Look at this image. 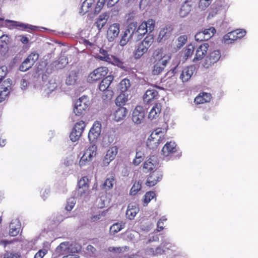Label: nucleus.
<instances>
[{
	"instance_id": "obj_18",
	"label": "nucleus",
	"mask_w": 258,
	"mask_h": 258,
	"mask_svg": "<svg viewBox=\"0 0 258 258\" xmlns=\"http://www.w3.org/2000/svg\"><path fill=\"white\" fill-rule=\"evenodd\" d=\"M158 97V92L154 89H148L146 91L143 97L144 102L147 104H150Z\"/></svg>"
},
{
	"instance_id": "obj_20",
	"label": "nucleus",
	"mask_w": 258,
	"mask_h": 258,
	"mask_svg": "<svg viewBox=\"0 0 258 258\" xmlns=\"http://www.w3.org/2000/svg\"><path fill=\"white\" fill-rule=\"evenodd\" d=\"M195 68L193 66H188L183 69L180 75V79L182 82H187L192 76Z\"/></svg>"
},
{
	"instance_id": "obj_26",
	"label": "nucleus",
	"mask_w": 258,
	"mask_h": 258,
	"mask_svg": "<svg viewBox=\"0 0 258 258\" xmlns=\"http://www.w3.org/2000/svg\"><path fill=\"white\" fill-rule=\"evenodd\" d=\"M211 99V95L210 93L202 92L196 97L194 101L196 104H201L209 102Z\"/></svg>"
},
{
	"instance_id": "obj_42",
	"label": "nucleus",
	"mask_w": 258,
	"mask_h": 258,
	"mask_svg": "<svg viewBox=\"0 0 258 258\" xmlns=\"http://www.w3.org/2000/svg\"><path fill=\"white\" fill-rule=\"evenodd\" d=\"M107 2V0H98L94 8L93 13L96 14H99L104 7L105 3Z\"/></svg>"
},
{
	"instance_id": "obj_23",
	"label": "nucleus",
	"mask_w": 258,
	"mask_h": 258,
	"mask_svg": "<svg viewBox=\"0 0 258 258\" xmlns=\"http://www.w3.org/2000/svg\"><path fill=\"white\" fill-rule=\"evenodd\" d=\"M79 192L81 196L85 194L89 189V179L87 176L82 177L78 183Z\"/></svg>"
},
{
	"instance_id": "obj_51",
	"label": "nucleus",
	"mask_w": 258,
	"mask_h": 258,
	"mask_svg": "<svg viewBox=\"0 0 258 258\" xmlns=\"http://www.w3.org/2000/svg\"><path fill=\"white\" fill-rule=\"evenodd\" d=\"M143 23L147 24V28L148 29V31H149L150 33L154 31L155 26V20L150 19L148 20L147 21L143 22Z\"/></svg>"
},
{
	"instance_id": "obj_46",
	"label": "nucleus",
	"mask_w": 258,
	"mask_h": 258,
	"mask_svg": "<svg viewBox=\"0 0 258 258\" xmlns=\"http://www.w3.org/2000/svg\"><path fill=\"white\" fill-rule=\"evenodd\" d=\"M202 31L204 33V35L207 40L210 39L216 32V29L213 27L208 29H206Z\"/></svg>"
},
{
	"instance_id": "obj_36",
	"label": "nucleus",
	"mask_w": 258,
	"mask_h": 258,
	"mask_svg": "<svg viewBox=\"0 0 258 258\" xmlns=\"http://www.w3.org/2000/svg\"><path fill=\"white\" fill-rule=\"evenodd\" d=\"M131 87V82L127 78L122 80L119 84V89L121 92H125Z\"/></svg>"
},
{
	"instance_id": "obj_57",
	"label": "nucleus",
	"mask_w": 258,
	"mask_h": 258,
	"mask_svg": "<svg viewBox=\"0 0 258 258\" xmlns=\"http://www.w3.org/2000/svg\"><path fill=\"white\" fill-rule=\"evenodd\" d=\"M128 249V246H124V247H110L109 250L111 251H114L118 253L122 252L123 251H126V249Z\"/></svg>"
},
{
	"instance_id": "obj_16",
	"label": "nucleus",
	"mask_w": 258,
	"mask_h": 258,
	"mask_svg": "<svg viewBox=\"0 0 258 258\" xmlns=\"http://www.w3.org/2000/svg\"><path fill=\"white\" fill-rule=\"evenodd\" d=\"M118 153V148L116 146H113L110 148L107 151L103 159V163L104 166L108 165L109 163L114 160Z\"/></svg>"
},
{
	"instance_id": "obj_29",
	"label": "nucleus",
	"mask_w": 258,
	"mask_h": 258,
	"mask_svg": "<svg viewBox=\"0 0 258 258\" xmlns=\"http://www.w3.org/2000/svg\"><path fill=\"white\" fill-rule=\"evenodd\" d=\"M113 80V76L109 75L105 77L99 85V89L101 91L110 89L109 87Z\"/></svg>"
},
{
	"instance_id": "obj_8",
	"label": "nucleus",
	"mask_w": 258,
	"mask_h": 258,
	"mask_svg": "<svg viewBox=\"0 0 258 258\" xmlns=\"http://www.w3.org/2000/svg\"><path fill=\"white\" fill-rule=\"evenodd\" d=\"M145 110L143 106H136L132 113L133 121L137 124H141L145 119Z\"/></svg>"
},
{
	"instance_id": "obj_6",
	"label": "nucleus",
	"mask_w": 258,
	"mask_h": 258,
	"mask_svg": "<svg viewBox=\"0 0 258 258\" xmlns=\"http://www.w3.org/2000/svg\"><path fill=\"white\" fill-rule=\"evenodd\" d=\"M86 126L85 122L83 120H80L74 124L70 135V139L72 142H74L79 140Z\"/></svg>"
},
{
	"instance_id": "obj_11",
	"label": "nucleus",
	"mask_w": 258,
	"mask_h": 258,
	"mask_svg": "<svg viewBox=\"0 0 258 258\" xmlns=\"http://www.w3.org/2000/svg\"><path fill=\"white\" fill-rule=\"evenodd\" d=\"M162 177V174L159 171L155 170L150 173L147 177L146 184L147 186L151 187L155 185Z\"/></svg>"
},
{
	"instance_id": "obj_13",
	"label": "nucleus",
	"mask_w": 258,
	"mask_h": 258,
	"mask_svg": "<svg viewBox=\"0 0 258 258\" xmlns=\"http://www.w3.org/2000/svg\"><path fill=\"white\" fill-rule=\"evenodd\" d=\"M209 46L208 43H204L198 47L196 50L195 56L193 59V61L202 59L207 54Z\"/></svg>"
},
{
	"instance_id": "obj_10",
	"label": "nucleus",
	"mask_w": 258,
	"mask_h": 258,
	"mask_svg": "<svg viewBox=\"0 0 258 258\" xmlns=\"http://www.w3.org/2000/svg\"><path fill=\"white\" fill-rule=\"evenodd\" d=\"M220 57V51L218 50H214L206 57L203 63V66L206 68H208L216 63Z\"/></svg>"
},
{
	"instance_id": "obj_15",
	"label": "nucleus",
	"mask_w": 258,
	"mask_h": 258,
	"mask_svg": "<svg viewBox=\"0 0 258 258\" xmlns=\"http://www.w3.org/2000/svg\"><path fill=\"white\" fill-rule=\"evenodd\" d=\"M120 31L119 25L114 23L108 27L107 31L106 37L109 41H112L118 36Z\"/></svg>"
},
{
	"instance_id": "obj_2",
	"label": "nucleus",
	"mask_w": 258,
	"mask_h": 258,
	"mask_svg": "<svg viewBox=\"0 0 258 258\" xmlns=\"http://www.w3.org/2000/svg\"><path fill=\"white\" fill-rule=\"evenodd\" d=\"M99 54L96 56V58L99 60L111 63L119 68H123V62L115 56L110 55L108 51L103 48H100L99 50Z\"/></svg>"
},
{
	"instance_id": "obj_54",
	"label": "nucleus",
	"mask_w": 258,
	"mask_h": 258,
	"mask_svg": "<svg viewBox=\"0 0 258 258\" xmlns=\"http://www.w3.org/2000/svg\"><path fill=\"white\" fill-rule=\"evenodd\" d=\"M128 35V33L127 32V31H125L119 41V44L121 46H124L128 42L129 40Z\"/></svg>"
},
{
	"instance_id": "obj_31",
	"label": "nucleus",
	"mask_w": 258,
	"mask_h": 258,
	"mask_svg": "<svg viewBox=\"0 0 258 258\" xmlns=\"http://www.w3.org/2000/svg\"><path fill=\"white\" fill-rule=\"evenodd\" d=\"M128 100V95L124 93H121L115 99V102L116 106L120 107H124Z\"/></svg>"
},
{
	"instance_id": "obj_34",
	"label": "nucleus",
	"mask_w": 258,
	"mask_h": 258,
	"mask_svg": "<svg viewBox=\"0 0 258 258\" xmlns=\"http://www.w3.org/2000/svg\"><path fill=\"white\" fill-rule=\"evenodd\" d=\"M237 39H238L234 30L228 33L223 37V42L225 44L232 43Z\"/></svg>"
},
{
	"instance_id": "obj_60",
	"label": "nucleus",
	"mask_w": 258,
	"mask_h": 258,
	"mask_svg": "<svg viewBox=\"0 0 258 258\" xmlns=\"http://www.w3.org/2000/svg\"><path fill=\"white\" fill-rule=\"evenodd\" d=\"M143 161V158L139 155V153H137L136 157L134 159L133 163L134 165L138 166L139 165L142 161Z\"/></svg>"
},
{
	"instance_id": "obj_32",
	"label": "nucleus",
	"mask_w": 258,
	"mask_h": 258,
	"mask_svg": "<svg viewBox=\"0 0 258 258\" xmlns=\"http://www.w3.org/2000/svg\"><path fill=\"white\" fill-rule=\"evenodd\" d=\"M147 24L142 22L137 29L135 36L138 39H141L147 32Z\"/></svg>"
},
{
	"instance_id": "obj_38",
	"label": "nucleus",
	"mask_w": 258,
	"mask_h": 258,
	"mask_svg": "<svg viewBox=\"0 0 258 258\" xmlns=\"http://www.w3.org/2000/svg\"><path fill=\"white\" fill-rule=\"evenodd\" d=\"M154 42V37L153 35L148 34L146 37L144 39V40L140 42L143 45L147 48L149 49V48L151 46L152 43Z\"/></svg>"
},
{
	"instance_id": "obj_24",
	"label": "nucleus",
	"mask_w": 258,
	"mask_h": 258,
	"mask_svg": "<svg viewBox=\"0 0 258 258\" xmlns=\"http://www.w3.org/2000/svg\"><path fill=\"white\" fill-rule=\"evenodd\" d=\"M139 211L138 205L135 203H130L126 212V217L130 220L133 219Z\"/></svg>"
},
{
	"instance_id": "obj_49",
	"label": "nucleus",
	"mask_w": 258,
	"mask_h": 258,
	"mask_svg": "<svg viewBox=\"0 0 258 258\" xmlns=\"http://www.w3.org/2000/svg\"><path fill=\"white\" fill-rule=\"evenodd\" d=\"M187 37L185 35H181L177 39L176 46L178 48L182 47L187 42Z\"/></svg>"
},
{
	"instance_id": "obj_52",
	"label": "nucleus",
	"mask_w": 258,
	"mask_h": 258,
	"mask_svg": "<svg viewBox=\"0 0 258 258\" xmlns=\"http://www.w3.org/2000/svg\"><path fill=\"white\" fill-rule=\"evenodd\" d=\"M14 23H15V26L19 27L23 30H26V29H31V30H35L36 29V27L34 26H32V25H28V24H25L23 23H20L18 22H14Z\"/></svg>"
},
{
	"instance_id": "obj_30",
	"label": "nucleus",
	"mask_w": 258,
	"mask_h": 258,
	"mask_svg": "<svg viewBox=\"0 0 258 258\" xmlns=\"http://www.w3.org/2000/svg\"><path fill=\"white\" fill-rule=\"evenodd\" d=\"M161 104L160 103H156L149 112V118L153 119L158 117L161 113Z\"/></svg>"
},
{
	"instance_id": "obj_43",
	"label": "nucleus",
	"mask_w": 258,
	"mask_h": 258,
	"mask_svg": "<svg viewBox=\"0 0 258 258\" xmlns=\"http://www.w3.org/2000/svg\"><path fill=\"white\" fill-rule=\"evenodd\" d=\"M107 2V0H98L94 8L93 13L96 14H99L104 7L105 3Z\"/></svg>"
},
{
	"instance_id": "obj_4",
	"label": "nucleus",
	"mask_w": 258,
	"mask_h": 258,
	"mask_svg": "<svg viewBox=\"0 0 258 258\" xmlns=\"http://www.w3.org/2000/svg\"><path fill=\"white\" fill-rule=\"evenodd\" d=\"M90 104L89 97L83 96L77 100L74 108V112L77 116L82 115Z\"/></svg>"
},
{
	"instance_id": "obj_48",
	"label": "nucleus",
	"mask_w": 258,
	"mask_h": 258,
	"mask_svg": "<svg viewBox=\"0 0 258 258\" xmlns=\"http://www.w3.org/2000/svg\"><path fill=\"white\" fill-rule=\"evenodd\" d=\"M77 73L75 72H72L66 79V83L69 85H73L77 80Z\"/></svg>"
},
{
	"instance_id": "obj_41",
	"label": "nucleus",
	"mask_w": 258,
	"mask_h": 258,
	"mask_svg": "<svg viewBox=\"0 0 258 258\" xmlns=\"http://www.w3.org/2000/svg\"><path fill=\"white\" fill-rule=\"evenodd\" d=\"M156 194L152 191H148L144 196V206H147L148 204L153 199H156Z\"/></svg>"
},
{
	"instance_id": "obj_33",
	"label": "nucleus",
	"mask_w": 258,
	"mask_h": 258,
	"mask_svg": "<svg viewBox=\"0 0 258 258\" xmlns=\"http://www.w3.org/2000/svg\"><path fill=\"white\" fill-rule=\"evenodd\" d=\"M156 164L152 162L151 159L145 162L143 165L144 172L145 173L152 172L156 170Z\"/></svg>"
},
{
	"instance_id": "obj_17",
	"label": "nucleus",
	"mask_w": 258,
	"mask_h": 258,
	"mask_svg": "<svg viewBox=\"0 0 258 258\" xmlns=\"http://www.w3.org/2000/svg\"><path fill=\"white\" fill-rule=\"evenodd\" d=\"M164 138H161V137H152V136L150 135L147 141L146 145L150 150L156 149L159 144L164 141Z\"/></svg>"
},
{
	"instance_id": "obj_25",
	"label": "nucleus",
	"mask_w": 258,
	"mask_h": 258,
	"mask_svg": "<svg viewBox=\"0 0 258 258\" xmlns=\"http://www.w3.org/2000/svg\"><path fill=\"white\" fill-rule=\"evenodd\" d=\"M191 1L186 0L182 5L179 14L180 17H185L187 16L192 9Z\"/></svg>"
},
{
	"instance_id": "obj_12",
	"label": "nucleus",
	"mask_w": 258,
	"mask_h": 258,
	"mask_svg": "<svg viewBox=\"0 0 258 258\" xmlns=\"http://www.w3.org/2000/svg\"><path fill=\"white\" fill-rule=\"evenodd\" d=\"M173 29L171 25H166L161 28L158 37L159 42L165 41L171 36Z\"/></svg>"
},
{
	"instance_id": "obj_39",
	"label": "nucleus",
	"mask_w": 258,
	"mask_h": 258,
	"mask_svg": "<svg viewBox=\"0 0 258 258\" xmlns=\"http://www.w3.org/2000/svg\"><path fill=\"white\" fill-rule=\"evenodd\" d=\"M138 27V23L137 22H132L128 23L127 29L125 31L128 34H130L131 36L132 35H135Z\"/></svg>"
},
{
	"instance_id": "obj_3",
	"label": "nucleus",
	"mask_w": 258,
	"mask_h": 258,
	"mask_svg": "<svg viewBox=\"0 0 258 258\" xmlns=\"http://www.w3.org/2000/svg\"><path fill=\"white\" fill-rule=\"evenodd\" d=\"M81 247L76 244H70L69 242H63L56 248V252L58 255H63L67 253L78 252Z\"/></svg>"
},
{
	"instance_id": "obj_19",
	"label": "nucleus",
	"mask_w": 258,
	"mask_h": 258,
	"mask_svg": "<svg viewBox=\"0 0 258 258\" xmlns=\"http://www.w3.org/2000/svg\"><path fill=\"white\" fill-rule=\"evenodd\" d=\"M177 151L176 145L174 142H169L166 143L162 150V154L165 156H169Z\"/></svg>"
},
{
	"instance_id": "obj_47",
	"label": "nucleus",
	"mask_w": 258,
	"mask_h": 258,
	"mask_svg": "<svg viewBox=\"0 0 258 258\" xmlns=\"http://www.w3.org/2000/svg\"><path fill=\"white\" fill-rule=\"evenodd\" d=\"M38 53L33 52L31 53L26 59L28 61H29V63H31V64L33 66L35 62L38 59Z\"/></svg>"
},
{
	"instance_id": "obj_22",
	"label": "nucleus",
	"mask_w": 258,
	"mask_h": 258,
	"mask_svg": "<svg viewBox=\"0 0 258 258\" xmlns=\"http://www.w3.org/2000/svg\"><path fill=\"white\" fill-rule=\"evenodd\" d=\"M95 2V0H85L82 4L80 13L83 15L88 12L93 13Z\"/></svg>"
},
{
	"instance_id": "obj_5",
	"label": "nucleus",
	"mask_w": 258,
	"mask_h": 258,
	"mask_svg": "<svg viewBox=\"0 0 258 258\" xmlns=\"http://www.w3.org/2000/svg\"><path fill=\"white\" fill-rule=\"evenodd\" d=\"M108 72V68L106 67H98L90 73L87 77V82L90 83L97 82L104 77Z\"/></svg>"
},
{
	"instance_id": "obj_40",
	"label": "nucleus",
	"mask_w": 258,
	"mask_h": 258,
	"mask_svg": "<svg viewBox=\"0 0 258 258\" xmlns=\"http://www.w3.org/2000/svg\"><path fill=\"white\" fill-rule=\"evenodd\" d=\"M142 188V182L140 180L136 181L132 186L130 194L131 195H136Z\"/></svg>"
},
{
	"instance_id": "obj_21",
	"label": "nucleus",
	"mask_w": 258,
	"mask_h": 258,
	"mask_svg": "<svg viewBox=\"0 0 258 258\" xmlns=\"http://www.w3.org/2000/svg\"><path fill=\"white\" fill-rule=\"evenodd\" d=\"M21 224L18 219H13L10 224L9 234L11 236H17L20 230Z\"/></svg>"
},
{
	"instance_id": "obj_35",
	"label": "nucleus",
	"mask_w": 258,
	"mask_h": 258,
	"mask_svg": "<svg viewBox=\"0 0 258 258\" xmlns=\"http://www.w3.org/2000/svg\"><path fill=\"white\" fill-rule=\"evenodd\" d=\"M195 47L192 44L187 45L183 51V58L186 60L191 57L194 54Z\"/></svg>"
},
{
	"instance_id": "obj_50",
	"label": "nucleus",
	"mask_w": 258,
	"mask_h": 258,
	"mask_svg": "<svg viewBox=\"0 0 258 258\" xmlns=\"http://www.w3.org/2000/svg\"><path fill=\"white\" fill-rule=\"evenodd\" d=\"M33 66L25 59L21 63L19 67V70L21 72H26L31 69Z\"/></svg>"
},
{
	"instance_id": "obj_44",
	"label": "nucleus",
	"mask_w": 258,
	"mask_h": 258,
	"mask_svg": "<svg viewBox=\"0 0 258 258\" xmlns=\"http://www.w3.org/2000/svg\"><path fill=\"white\" fill-rule=\"evenodd\" d=\"M124 227V224H122L119 223H115L110 227V233L112 234H114L120 231Z\"/></svg>"
},
{
	"instance_id": "obj_53",
	"label": "nucleus",
	"mask_w": 258,
	"mask_h": 258,
	"mask_svg": "<svg viewBox=\"0 0 258 258\" xmlns=\"http://www.w3.org/2000/svg\"><path fill=\"white\" fill-rule=\"evenodd\" d=\"M164 129L162 128H157L151 133V135L152 137H161V138H164Z\"/></svg>"
},
{
	"instance_id": "obj_7",
	"label": "nucleus",
	"mask_w": 258,
	"mask_h": 258,
	"mask_svg": "<svg viewBox=\"0 0 258 258\" xmlns=\"http://www.w3.org/2000/svg\"><path fill=\"white\" fill-rule=\"evenodd\" d=\"M97 148L95 145L90 146L84 152V154L80 159L79 164L81 166H84L88 162L91 161L93 158L96 155Z\"/></svg>"
},
{
	"instance_id": "obj_63",
	"label": "nucleus",
	"mask_w": 258,
	"mask_h": 258,
	"mask_svg": "<svg viewBox=\"0 0 258 258\" xmlns=\"http://www.w3.org/2000/svg\"><path fill=\"white\" fill-rule=\"evenodd\" d=\"M0 42L3 43L1 44L2 46H4L5 44L7 45L9 42V37L7 35H3L0 37Z\"/></svg>"
},
{
	"instance_id": "obj_62",
	"label": "nucleus",
	"mask_w": 258,
	"mask_h": 258,
	"mask_svg": "<svg viewBox=\"0 0 258 258\" xmlns=\"http://www.w3.org/2000/svg\"><path fill=\"white\" fill-rule=\"evenodd\" d=\"M47 252L46 249H40L35 254L34 258H43Z\"/></svg>"
},
{
	"instance_id": "obj_61",
	"label": "nucleus",
	"mask_w": 258,
	"mask_h": 258,
	"mask_svg": "<svg viewBox=\"0 0 258 258\" xmlns=\"http://www.w3.org/2000/svg\"><path fill=\"white\" fill-rule=\"evenodd\" d=\"M167 219L164 217H162L157 222L158 231H161L164 229L163 222L166 221Z\"/></svg>"
},
{
	"instance_id": "obj_58",
	"label": "nucleus",
	"mask_w": 258,
	"mask_h": 258,
	"mask_svg": "<svg viewBox=\"0 0 258 258\" xmlns=\"http://www.w3.org/2000/svg\"><path fill=\"white\" fill-rule=\"evenodd\" d=\"M75 205V202H74V200L69 199L67 202L65 208L67 211H70L73 209Z\"/></svg>"
},
{
	"instance_id": "obj_64",
	"label": "nucleus",
	"mask_w": 258,
	"mask_h": 258,
	"mask_svg": "<svg viewBox=\"0 0 258 258\" xmlns=\"http://www.w3.org/2000/svg\"><path fill=\"white\" fill-rule=\"evenodd\" d=\"M4 258H21L20 254L18 253H7L4 255Z\"/></svg>"
},
{
	"instance_id": "obj_56",
	"label": "nucleus",
	"mask_w": 258,
	"mask_h": 258,
	"mask_svg": "<svg viewBox=\"0 0 258 258\" xmlns=\"http://www.w3.org/2000/svg\"><path fill=\"white\" fill-rule=\"evenodd\" d=\"M210 5V3L206 0H200L199 3V7L202 10H205Z\"/></svg>"
},
{
	"instance_id": "obj_45",
	"label": "nucleus",
	"mask_w": 258,
	"mask_h": 258,
	"mask_svg": "<svg viewBox=\"0 0 258 258\" xmlns=\"http://www.w3.org/2000/svg\"><path fill=\"white\" fill-rule=\"evenodd\" d=\"M103 94L102 95V99L105 102H108L111 100L113 96V91L112 89H107L105 91H102Z\"/></svg>"
},
{
	"instance_id": "obj_1",
	"label": "nucleus",
	"mask_w": 258,
	"mask_h": 258,
	"mask_svg": "<svg viewBox=\"0 0 258 258\" xmlns=\"http://www.w3.org/2000/svg\"><path fill=\"white\" fill-rule=\"evenodd\" d=\"M169 57L163 56L161 49L156 50L150 58V61L153 64L152 68V74L154 76L160 75L164 70L170 60Z\"/></svg>"
},
{
	"instance_id": "obj_27",
	"label": "nucleus",
	"mask_w": 258,
	"mask_h": 258,
	"mask_svg": "<svg viewBox=\"0 0 258 258\" xmlns=\"http://www.w3.org/2000/svg\"><path fill=\"white\" fill-rule=\"evenodd\" d=\"M147 49L141 42L139 43L135 47L133 52L134 56L136 59L141 58L145 53L147 52Z\"/></svg>"
},
{
	"instance_id": "obj_28",
	"label": "nucleus",
	"mask_w": 258,
	"mask_h": 258,
	"mask_svg": "<svg viewBox=\"0 0 258 258\" xmlns=\"http://www.w3.org/2000/svg\"><path fill=\"white\" fill-rule=\"evenodd\" d=\"M127 114V110L125 107H119L114 112V119L116 121L125 118Z\"/></svg>"
},
{
	"instance_id": "obj_59",
	"label": "nucleus",
	"mask_w": 258,
	"mask_h": 258,
	"mask_svg": "<svg viewBox=\"0 0 258 258\" xmlns=\"http://www.w3.org/2000/svg\"><path fill=\"white\" fill-rule=\"evenodd\" d=\"M237 39H241L246 34V31L244 29H236L234 30Z\"/></svg>"
},
{
	"instance_id": "obj_9",
	"label": "nucleus",
	"mask_w": 258,
	"mask_h": 258,
	"mask_svg": "<svg viewBox=\"0 0 258 258\" xmlns=\"http://www.w3.org/2000/svg\"><path fill=\"white\" fill-rule=\"evenodd\" d=\"M102 129L101 123L96 121L94 122L88 133V139L90 142H94L100 136Z\"/></svg>"
},
{
	"instance_id": "obj_14",
	"label": "nucleus",
	"mask_w": 258,
	"mask_h": 258,
	"mask_svg": "<svg viewBox=\"0 0 258 258\" xmlns=\"http://www.w3.org/2000/svg\"><path fill=\"white\" fill-rule=\"evenodd\" d=\"M11 89L10 81L4 82L0 87V103L8 98Z\"/></svg>"
},
{
	"instance_id": "obj_37",
	"label": "nucleus",
	"mask_w": 258,
	"mask_h": 258,
	"mask_svg": "<svg viewBox=\"0 0 258 258\" xmlns=\"http://www.w3.org/2000/svg\"><path fill=\"white\" fill-rule=\"evenodd\" d=\"M115 183L114 176L111 175L107 178L102 185V188L105 189H110L112 188L113 185Z\"/></svg>"
},
{
	"instance_id": "obj_55",
	"label": "nucleus",
	"mask_w": 258,
	"mask_h": 258,
	"mask_svg": "<svg viewBox=\"0 0 258 258\" xmlns=\"http://www.w3.org/2000/svg\"><path fill=\"white\" fill-rule=\"evenodd\" d=\"M195 38L197 41H207L203 31H200L196 33Z\"/></svg>"
}]
</instances>
